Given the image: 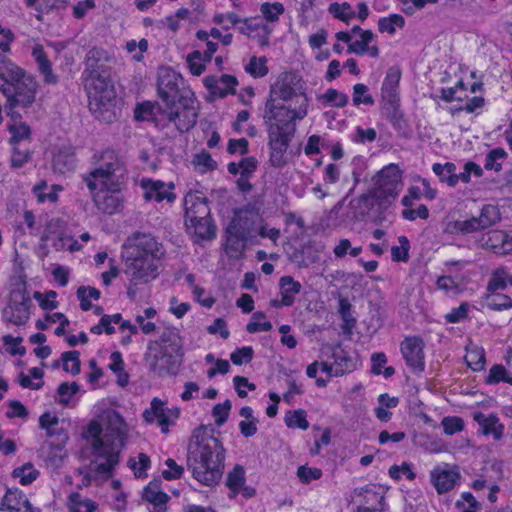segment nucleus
I'll return each instance as SVG.
<instances>
[{"label": "nucleus", "instance_id": "1", "mask_svg": "<svg viewBox=\"0 0 512 512\" xmlns=\"http://www.w3.org/2000/svg\"><path fill=\"white\" fill-rule=\"evenodd\" d=\"M308 100L301 96L298 109H291L274 99H267L264 110V123L268 133L270 147V163L273 167H283L286 164L285 153L296 131L295 120H301L307 115Z\"/></svg>", "mask_w": 512, "mask_h": 512}, {"label": "nucleus", "instance_id": "2", "mask_svg": "<svg viewBox=\"0 0 512 512\" xmlns=\"http://www.w3.org/2000/svg\"><path fill=\"white\" fill-rule=\"evenodd\" d=\"M225 449L221 441L206 433L203 427L196 429L188 444L187 466L193 477L203 485L211 486L222 477Z\"/></svg>", "mask_w": 512, "mask_h": 512}, {"label": "nucleus", "instance_id": "3", "mask_svg": "<svg viewBox=\"0 0 512 512\" xmlns=\"http://www.w3.org/2000/svg\"><path fill=\"white\" fill-rule=\"evenodd\" d=\"M101 158L107 160V162H104L99 168L94 169L89 174L84 175L83 181L91 193L100 192L93 196L98 209L112 215L120 210L122 200L119 195L110 194L104 190L107 188L108 181L115 172L116 158L111 150L104 151Z\"/></svg>", "mask_w": 512, "mask_h": 512}, {"label": "nucleus", "instance_id": "4", "mask_svg": "<svg viewBox=\"0 0 512 512\" xmlns=\"http://www.w3.org/2000/svg\"><path fill=\"white\" fill-rule=\"evenodd\" d=\"M85 89L88 93L89 107L95 117L105 123L116 119V92L110 80V70L96 75L84 77Z\"/></svg>", "mask_w": 512, "mask_h": 512}, {"label": "nucleus", "instance_id": "5", "mask_svg": "<svg viewBox=\"0 0 512 512\" xmlns=\"http://www.w3.org/2000/svg\"><path fill=\"white\" fill-rule=\"evenodd\" d=\"M89 431L94 438L91 441L92 455L94 459L91 466L98 474H110L119 462L120 449L113 443H109V438L99 437L101 427L98 423L92 422L89 425Z\"/></svg>", "mask_w": 512, "mask_h": 512}, {"label": "nucleus", "instance_id": "6", "mask_svg": "<svg viewBox=\"0 0 512 512\" xmlns=\"http://www.w3.org/2000/svg\"><path fill=\"white\" fill-rule=\"evenodd\" d=\"M165 114L179 132H188L195 126L198 117L194 93L185 90L177 101L166 105Z\"/></svg>", "mask_w": 512, "mask_h": 512}, {"label": "nucleus", "instance_id": "7", "mask_svg": "<svg viewBox=\"0 0 512 512\" xmlns=\"http://www.w3.org/2000/svg\"><path fill=\"white\" fill-rule=\"evenodd\" d=\"M401 170L395 164L384 167L377 173L372 191L380 206L390 205L402 188Z\"/></svg>", "mask_w": 512, "mask_h": 512}, {"label": "nucleus", "instance_id": "8", "mask_svg": "<svg viewBox=\"0 0 512 512\" xmlns=\"http://www.w3.org/2000/svg\"><path fill=\"white\" fill-rule=\"evenodd\" d=\"M32 301L24 289H14L10 293V300L2 310L5 322L16 326L24 325L30 318Z\"/></svg>", "mask_w": 512, "mask_h": 512}, {"label": "nucleus", "instance_id": "9", "mask_svg": "<svg viewBox=\"0 0 512 512\" xmlns=\"http://www.w3.org/2000/svg\"><path fill=\"white\" fill-rule=\"evenodd\" d=\"M38 84L32 75L25 74L13 86V90L3 95L7 98L10 110L15 107L28 108L35 101Z\"/></svg>", "mask_w": 512, "mask_h": 512}, {"label": "nucleus", "instance_id": "10", "mask_svg": "<svg viewBox=\"0 0 512 512\" xmlns=\"http://www.w3.org/2000/svg\"><path fill=\"white\" fill-rule=\"evenodd\" d=\"M125 274L131 282H149L158 275L157 260L153 257L130 255L126 261Z\"/></svg>", "mask_w": 512, "mask_h": 512}, {"label": "nucleus", "instance_id": "11", "mask_svg": "<svg viewBox=\"0 0 512 512\" xmlns=\"http://www.w3.org/2000/svg\"><path fill=\"white\" fill-rule=\"evenodd\" d=\"M150 371L158 376L175 375L182 363V354L169 352L159 348L153 356L146 355Z\"/></svg>", "mask_w": 512, "mask_h": 512}, {"label": "nucleus", "instance_id": "12", "mask_svg": "<svg viewBox=\"0 0 512 512\" xmlns=\"http://www.w3.org/2000/svg\"><path fill=\"white\" fill-rule=\"evenodd\" d=\"M182 77L171 68H162L158 73L157 89L160 98L167 105L180 98L186 90L179 88Z\"/></svg>", "mask_w": 512, "mask_h": 512}, {"label": "nucleus", "instance_id": "13", "mask_svg": "<svg viewBox=\"0 0 512 512\" xmlns=\"http://www.w3.org/2000/svg\"><path fill=\"white\" fill-rule=\"evenodd\" d=\"M401 78V72L397 67H390L386 73L381 87L383 109L388 111L391 121L396 117L398 108L397 87Z\"/></svg>", "mask_w": 512, "mask_h": 512}, {"label": "nucleus", "instance_id": "14", "mask_svg": "<svg viewBox=\"0 0 512 512\" xmlns=\"http://www.w3.org/2000/svg\"><path fill=\"white\" fill-rule=\"evenodd\" d=\"M424 343L419 337H407L401 343V353L407 366L413 373L419 374L424 371Z\"/></svg>", "mask_w": 512, "mask_h": 512}, {"label": "nucleus", "instance_id": "15", "mask_svg": "<svg viewBox=\"0 0 512 512\" xmlns=\"http://www.w3.org/2000/svg\"><path fill=\"white\" fill-rule=\"evenodd\" d=\"M26 72L4 56L0 57V91L9 93L14 84L24 77Z\"/></svg>", "mask_w": 512, "mask_h": 512}, {"label": "nucleus", "instance_id": "16", "mask_svg": "<svg viewBox=\"0 0 512 512\" xmlns=\"http://www.w3.org/2000/svg\"><path fill=\"white\" fill-rule=\"evenodd\" d=\"M204 85L213 96L224 98L228 94H235L238 80L235 76L228 74H224L219 78L207 76L204 79Z\"/></svg>", "mask_w": 512, "mask_h": 512}, {"label": "nucleus", "instance_id": "17", "mask_svg": "<svg viewBox=\"0 0 512 512\" xmlns=\"http://www.w3.org/2000/svg\"><path fill=\"white\" fill-rule=\"evenodd\" d=\"M185 221H195L210 215V208L206 197L189 193L184 198Z\"/></svg>", "mask_w": 512, "mask_h": 512}, {"label": "nucleus", "instance_id": "18", "mask_svg": "<svg viewBox=\"0 0 512 512\" xmlns=\"http://www.w3.org/2000/svg\"><path fill=\"white\" fill-rule=\"evenodd\" d=\"M142 186L145 189L144 199L147 201L155 200L156 202H162L163 200H167L171 203L176 198L175 194L170 191L174 188L173 183L167 185L159 180H147L142 181Z\"/></svg>", "mask_w": 512, "mask_h": 512}, {"label": "nucleus", "instance_id": "19", "mask_svg": "<svg viewBox=\"0 0 512 512\" xmlns=\"http://www.w3.org/2000/svg\"><path fill=\"white\" fill-rule=\"evenodd\" d=\"M131 255L141 257H153L159 260L163 255V251L156 239L150 234H138Z\"/></svg>", "mask_w": 512, "mask_h": 512}, {"label": "nucleus", "instance_id": "20", "mask_svg": "<svg viewBox=\"0 0 512 512\" xmlns=\"http://www.w3.org/2000/svg\"><path fill=\"white\" fill-rule=\"evenodd\" d=\"M431 482L438 494H444L454 488L460 475L457 471L436 467L430 474Z\"/></svg>", "mask_w": 512, "mask_h": 512}, {"label": "nucleus", "instance_id": "21", "mask_svg": "<svg viewBox=\"0 0 512 512\" xmlns=\"http://www.w3.org/2000/svg\"><path fill=\"white\" fill-rule=\"evenodd\" d=\"M301 96H305V94H297L294 88L293 77L289 75H285L283 78L278 80L274 85L271 86L270 96L268 99H274V103H277V100L288 101L293 97L298 98V103L301 102Z\"/></svg>", "mask_w": 512, "mask_h": 512}, {"label": "nucleus", "instance_id": "22", "mask_svg": "<svg viewBox=\"0 0 512 512\" xmlns=\"http://www.w3.org/2000/svg\"><path fill=\"white\" fill-rule=\"evenodd\" d=\"M107 60V53L103 49L96 47L90 49L86 57V67L83 72V78L85 76L96 75L108 71L109 67L106 64Z\"/></svg>", "mask_w": 512, "mask_h": 512}, {"label": "nucleus", "instance_id": "23", "mask_svg": "<svg viewBox=\"0 0 512 512\" xmlns=\"http://www.w3.org/2000/svg\"><path fill=\"white\" fill-rule=\"evenodd\" d=\"M376 35L371 30H366L362 33L359 40L352 41L348 45L347 52L356 55L368 54L372 58H377L380 54L377 45H371Z\"/></svg>", "mask_w": 512, "mask_h": 512}, {"label": "nucleus", "instance_id": "24", "mask_svg": "<svg viewBox=\"0 0 512 512\" xmlns=\"http://www.w3.org/2000/svg\"><path fill=\"white\" fill-rule=\"evenodd\" d=\"M474 420L477 421L485 435L492 434L493 439L499 441L503 437L504 425L500 423L499 418L494 414L484 415L481 412L474 414Z\"/></svg>", "mask_w": 512, "mask_h": 512}, {"label": "nucleus", "instance_id": "25", "mask_svg": "<svg viewBox=\"0 0 512 512\" xmlns=\"http://www.w3.org/2000/svg\"><path fill=\"white\" fill-rule=\"evenodd\" d=\"M32 56L37 63L39 72L44 77V82L49 85H55L58 82V77L52 71V64L44 48L41 45H35L32 49Z\"/></svg>", "mask_w": 512, "mask_h": 512}, {"label": "nucleus", "instance_id": "26", "mask_svg": "<svg viewBox=\"0 0 512 512\" xmlns=\"http://www.w3.org/2000/svg\"><path fill=\"white\" fill-rule=\"evenodd\" d=\"M185 224L187 229L201 240H211L216 235V226L213 224L210 215L203 219L197 218L195 221H185Z\"/></svg>", "mask_w": 512, "mask_h": 512}, {"label": "nucleus", "instance_id": "27", "mask_svg": "<svg viewBox=\"0 0 512 512\" xmlns=\"http://www.w3.org/2000/svg\"><path fill=\"white\" fill-rule=\"evenodd\" d=\"M375 202H377V199L372 192L363 194L355 202H352V206L355 209V218L357 220H364L366 217H369L374 223H381L380 217H372L370 215Z\"/></svg>", "mask_w": 512, "mask_h": 512}, {"label": "nucleus", "instance_id": "28", "mask_svg": "<svg viewBox=\"0 0 512 512\" xmlns=\"http://www.w3.org/2000/svg\"><path fill=\"white\" fill-rule=\"evenodd\" d=\"M279 288L282 296V304L290 307L295 302V295L299 294L302 289L300 282L294 280L292 276H283L279 280Z\"/></svg>", "mask_w": 512, "mask_h": 512}, {"label": "nucleus", "instance_id": "29", "mask_svg": "<svg viewBox=\"0 0 512 512\" xmlns=\"http://www.w3.org/2000/svg\"><path fill=\"white\" fill-rule=\"evenodd\" d=\"M160 480L150 482L143 490L142 498L153 506L166 504L170 497L168 494L160 490Z\"/></svg>", "mask_w": 512, "mask_h": 512}, {"label": "nucleus", "instance_id": "30", "mask_svg": "<svg viewBox=\"0 0 512 512\" xmlns=\"http://www.w3.org/2000/svg\"><path fill=\"white\" fill-rule=\"evenodd\" d=\"M246 481L244 468L237 464L226 478V486L230 489L229 498L234 499Z\"/></svg>", "mask_w": 512, "mask_h": 512}, {"label": "nucleus", "instance_id": "31", "mask_svg": "<svg viewBox=\"0 0 512 512\" xmlns=\"http://www.w3.org/2000/svg\"><path fill=\"white\" fill-rule=\"evenodd\" d=\"M432 170L438 176L441 182L447 183V185L450 187L456 186V165L454 163H434Z\"/></svg>", "mask_w": 512, "mask_h": 512}, {"label": "nucleus", "instance_id": "32", "mask_svg": "<svg viewBox=\"0 0 512 512\" xmlns=\"http://www.w3.org/2000/svg\"><path fill=\"white\" fill-rule=\"evenodd\" d=\"M476 218L481 229L484 230L497 224L501 220V215L497 206L487 204L482 207L480 216Z\"/></svg>", "mask_w": 512, "mask_h": 512}, {"label": "nucleus", "instance_id": "33", "mask_svg": "<svg viewBox=\"0 0 512 512\" xmlns=\"http://www.w3.org/2000/svg\"><path fill=\"white\" fill-rule=\"evenodd\" d=\"M160 349L182 354V342L177 332L166 330L160 337Z\"/></svg>", "mask_w": 512, "mask_h": 512}, {"label": "nucleus", "instance_id": "34", "mask_svg": "<svg viewBox=\"0 0 512 512\" xmlns=\"http://www.w3.org/2000/svg\"><path fill=\"white\" fill-rule=\"evenodd\" d=\"M405 19L400 14H390L388 17H382L378 20V30L381 33L395 34L396 27L403 28Z\"/></svg>", "mask_w": 512, "mask_h": 512}, {"label": "nucleus", "instance_id": "35", "mask_svg": "<svg viewBox=\"0 0 512 512\" xmlns=\"http://www.w3.org/2000/svg\"><path fill=\"white\" fill-rule=\"evenodd\" d=\"M507 157V153L502 148H495L489 151L485 157L484 168L499 172L502 169V163Z\"/></svg>", "mask_w": 512, "mask_h": 512}, {"label": "nucleus", "instance_id": "36", "mask_svg": "<svg viewBox=\"0 0 512 512\" xmlns=\"http://www.w3.org/2000/svg\"><path fill=\"white\" fill-rule=\"evenodd\" d=\"M334 359V376H342L346 373H350L356 367V362L351 357L345 355L343 351L339 353H334Z\"/></svg>", "mask_w": 512, "mask_h": 512}, {"label": "nucleus", "instance_id": "37", "mask_svg": "<svg viewBox=\"0 0 512 512\" xmlns=\"http://www.w3.org/2000/svg\"><path fill=\"white\" fill-rule=\"evenodd\" d=\"M61 360L63 362V370L70 372L72 375L80 373V353L76 350L62 353Z\"/></svg>", "mask_w": 512, "mask_h": 512}, {"label": "nucleus", "instance_id": "38", "mask_svg": "<svg viewBox=\"0 0 512 512\" xmlns=\"http://www.w3.org/2000/svg\"><path fill=\"white\" fill-rule=\"evenodd\" d=\"M486 305L494 311L506 310L512 308V298L496 292L491 293L486 297Z\"/></svg>", "mask_w": 512, "mask_h": 512}, {"label": "nucleus", "instance_id": "39", "mask_svg": "<svg viewBox=\"0 0 512 512\" xmlns=\"http://www.w3.org/2000/svg\"><path fill=\"white\" fill-rule=\"evenodd\" d=\"M328 10L335 18L345 22L346 24H349L350 20L356 16L355 11L352 10L350 4L347 2L342 4L332 3Z\"/></svg>", "mask_w": 512, "mask_h": 512}, {"label": "nucleus", "instance_id": "40", "mask_svg": "<svg viewBox=\"0 0 512 512\" xmlns=\"http://www.w3.org/2000/svg\"><path fill=\"white\" fill-rule=\"evenodd\" d=\"M245 240L226 235L225 252L229 258L238 259L242 256L246 247Z\"/></svg>", "mask_w": 512, "mask_h": 512}, {"label": "nucleus", "instance_id": "41", "mask_svg": "<svg viewBox=\"0 0 512 512\" xmlns=\"http://www.w3.org/2000/svg\"><path fill=\"white\" fill-rule=\"evenodd\" d=\"M506 277L507 270L505 268L500 267L495 269L491 274V278L487 285V290L490 293H495L498 290H505L507 287Z\"/></svg>", "mask_w": 512, "mask_h": 512}, {"label": "nucleus", "instance_id": "42", "mask_svg": "<svg viewBox=\"0 0 512 512\" xmlns=\"http://www.w3.org/2000/svg\"><path fill=\"white\" fill-rule=\"evenodd\" d=\"M12 475L15 478H20V483L22 485H29L36 480L39 475V471L36 470L31 463H27L22 467L14 469Z\"/></svg>", "mask_w": 512, "mask_h": 512}, {"label": "nucleus", "instance_id": "43", "mask_svg": "<svg viewBox=\"0 0 512 512\" xmlns=\"http://www.w3.org/2000/svg\"><path fill=\"white\" fill-rule=\"evenodd\" d=\"M285 423L290 428H299L301 430H307L309 428L306 412L302 409L288 412L285 416Z\"/></svg>", "mask_w": 512, "mask_h": 512}, {"label": "nucleus", "instance_id": "44", "mask_svg": "<svg viewBox=\"0 0 512 512\" xmlns=\"http://www.w3.org/2000/svg\"><path fill=\"white\" fill-rule=\"evenodd\" d=\"M24 498L26 497L21 493L8 491L2 499L0 511L5 509L9 512H20L19 505Z\"/></svg>", "mask_w": 512, "mask_h": 512}, {"label": "nucleus", "instance_id": "45", "mask_svg": "<svg viewBox=\"0 0 512 512\" xmlns=\"http://www.w3.org/2000/svg\"><path fill=\"white\" fill-rule=\"evenodd\" d=\"M465 361L474 371L482 370L485 365L484 350L478 347L468 350L465 356Z\"/></svg>", "mask_w": 512, "mask_h": 512}, {"label": "nucleus", "instance_id": "46", "mask_svg": "<svg viewBox=\"0 0 512 512\" xmlns=\"http://www.w3.org/2000/svg\"><path fill=\"white\" fill-rule=\"evenodd\" d=\"M326 103H330L333 107L342 108L348 103V96L336 89L329 88L327 91L318 97Z\"/></svg>", "mask_w": 512, "mask_h": 512}, {"label": "nucleus", "instance_id": "47", "mask_svg": "<svg viewBox=\"0 0 512 512\" xmlns=\"http://www.w3.org/2000/svg\"><path fill=\"white\" fill-rule=\"evenodd\" d=\"M53 167L60 173L73 170L75 167V158L73 154L59 152L53 158Z\"/></svg>", "mask_w": 512, "mask_h": 512}, {"label": "nucleus", "instance_id": "48", "mask_svg": "<svg viewBox=\"0 0 512 512\" xmlns=\"http://www.w3.org/2000/svg\"><path fill=\"white\" fill-rule=\"evenodd\" d=\"M260 11L268 22H276L278 21L279 16L284 13L285 9L283 4L280 2H265L261 4Z\"/></svg>", "mask_w": 512, "mask_h": 512}, {"label": "nucleus", "instance_id": "49", "mask_svg": "<svg viewBox=\"0 0 512 512\" xmlns=\"http://www.w3.org/2000/svg\"><path fill=\"white\" fill-rule=\"evenodd\" d=\"M246 72L255 78H261L267 75L268 68L266 66V58H257L253 56L247 66L245 67Z\"/></svg>", "mask_w": 512, "mask_h": 512}, {"label": "nucleus", "instance_id": "50", "mask_svg": "<svg viewBox=\"0 0 512 512\" xmlns=\"http://www.w3.org/2000/svg\"><path fill=\"white\" fill-rule=\"evenodd\" d=\"M30 159L31 152L29 148H22L20 144L13 145V153L10 160L13 168H21Z\"/></svg>", "mask_w": 512, "mask_h": 512}, {"label": "nucleus", "instance_id": "51", "mask_svg": "<svg viewBox=\"0 0 512 512\" xmlns=\"http://www.w3.org/2000/svg\"><path fill=\"white\" fill-rule=\"evenodd\" d=\"M368 87L362 83L355 84L353 87V104L359 106L360 104L373 105L374 99L372 95L368 94Z\"/></svg>", "mask_w": 512, "mask_h": 512}, {"label": "nucleus", "instance_id": "52", "mask_svg": "<svg viewBox=\"0 0 512 512\" xmlns=\"http://www.w3.org/2000/svg\"><path fill=\"white\" fill-rule=\"evenodd\" d=\"M500 381L512 385V377L508 376L506 369L502 365H493L490 368L486 382L488 384H497Z\"/></svg>", "mask_w": 512, "mask_h": 512}, {"label": "nucleus", "instance_id": "53", "mask_svg": "<svg viewBox=\"0 0 512 512\" xmlns=\"http://www.w3.org/2000/svg\"><path fill=\"white\" fill-rule=\"evenodd\" d=\"M79 391V385L76 382H63L58 386L57 393L60 396L59 403L67 405L71 397Z\"/></svg>", "mask_w": 512, "mask_h": 512}, {"label": "nucleus", "instance_id": "54", "mask_svg": "<svg viewBox=\"0 0 512 512\" xmlns=\"http://www.w3.org/2000/svg\"><path fill=\"white\" fill-rule=\"evenodd\" d=\"M400 246H393L391 248V256L394 261L406 262L409 258L408 251L410 248L409 241L406 236H400L398 238Z\"/></svg>", "mask_w": 512, "mask_h": 512}, {"label": "nucleus", "instance_id": "55", "mask_svg": "<svg viewBox=\"0 0 512 512\" xmlns=\"http://www.w3.org/2000/svg\"><path fill=\"white\" fill-rule=\"evenodd\" d=\"M231 407L232 404L228 399L224 403L216 404L213 407L212 415L215 418V424L217 426H222L227 421Z\"/></svg>", "mask_w": 512, "mask_h": 512}, {"label": "nucleus", "instance_id": "56", "mask_svg": "<svg viewBox=\"0 0 512 512\" xmlns=\"http://www.w3.org/2000/svg\"><path fill=\"white\" fill-rule=\"evenodd\" d=\"M69 0H40L38 14L36 18L42 20V14L52 10L63 9L67 6Z\"/></svg>", "mask_w": 512, "mask_h": 512}, {"label": "nucleus", "instance_id": "57", "mask_svg": "<svg viewBox=\"0 0 512 512\" xmlns=\"http://www.w3.org/2000/svg\"><path fill=\"white\" fill-rule=\"evenodd\" d=\"M254 351L251 346H244L236 349L231 353L230 359L235 365H242L244 362L249 363L252 361Z\"/></svg>", "mask_w": 512, "mask_h": 512}, {"label": "nucleus", "instance_id": "58", "mask_svg": "<svg viewBox=\"0 0 512 512\" xmlns=\"http://www.w3.org/2000/svg\"><path fill=\"white\" fill-rule=\"evenodd\" d=\"M166 466L169 468L168 470H164L162 472V476L166 480H176L180 479L184 473V468L178 465L174 459L168 458L165 461Z\"/></svg>", "mask_w": 512, "mask_h": 512}, {"label": "nucleus", "instance_id": "59", "mask_svg": "<svg viewBox=\"0 0 512 512\" xmlns=\"http://www.w3.org/2000/svg\"><path fill=\"white\" fill-rule=\"evenodd\" d=\"M9 131L12 134L11 143L13 145L20 144L22 140H25L30 135V128L26 124L11 125Z\"/></svg>", "mask_w": 512, "mask_h": 512}, {"label": "nucleus", "instance_id": "60", "mask_svg": "<svg viewBox=\"0 0 512 512\" xmlns=\"http://www.w3.org/2000/svg\"><path fill=\"white\" fill-rule=\"evenodd\" d=\"M442 427L446 435H453L463 430L464 422L459 417H445L442 420Z\"/></svg>", "mask_w": 512, "mask_h": 512}, {"label": "nucleus", "instance_id": "61", "mask_svg": "<svg viewBox=\"0 0 512 512\" xmlns=\"http://www.w3.org/2000/svg\"><path fill=\"white\" fill-rule=\"evenodd\" d=\"M476 217H472L466 220H458L454 222V227L458 232L461 233H473L478 230H482Z\"/></svg>", "mask_w": 512, "mask_h": 512}, {"label": "nucleus", "instance_id": "62", "mask_svg": "<svg viewBox=\"0 0 512 512\" xmlns=\"http://www.w3.org/2000/svg\"><path fill=\"white\" fill-rule=\"evenodd\" d=\"M469 304L464 302L459 307L453 308L449 313L445 315V320L448 323H458L464 320L468 316Z\"/></svg>", "mask_w": 512, "mask_h": 512}, {"label": "nucleus", "instance_id": "63", "mask_svg": "<svg viewBox=\"0 0 512 512\" xmlns=\"http://www.w3.org/2000/svg\"><path fill=\"white\" fill-rule=\"evenodd\" d=\"M297 476L302 483L307 484L312 480L320 479L322 477V471L319 468H308L305 466H300L297 469Z\"/></svg>", "mask_w": 512, "mask_h": 512}, {"label": "nucleus", "instance_id": "64", "mask_svg": "<svg viewBox=\"0 0 512 512\" xmlns=\"http://www.w3.org/2000/svg\"><path fill=\"white\" fill-rule=\"evenodd\" d=\"M201 52L193 51L187 56V63L191 73L195 76L201 75L205 70V65L200 62Z\"/></svg>", "mask_w": 512, "mask_h": 512}]
</instances>
